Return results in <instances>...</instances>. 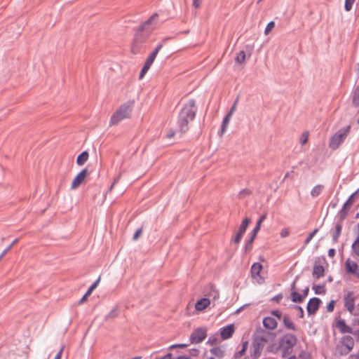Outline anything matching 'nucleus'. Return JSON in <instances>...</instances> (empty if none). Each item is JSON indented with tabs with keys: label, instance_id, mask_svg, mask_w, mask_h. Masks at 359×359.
Wrapping results in <instances>:
<instances>
[{
	"label": "nucleus",
	"instance_id": "nucleus-47",
	"mask_svg": "<svg viewBox=\"0 0 359 359\" xmlns=\"http://www.w3.org/2000/svg\"><path fill=\"white\" fill-rule=\"evenodd\" d=\"M149 69V68L143 66V67L142 68V70L140 72L139 79H142L144 77V76L145 75V74L148 72Z\"/></svg>",
	"mask_w": 359,
	"mask_h": 359
},
{
	"label": "nucleus",
	"instance_id": "nucleus-26",
	"mask_svg": "<svg viewBox=\"0 0 359 359\" xmlns=\"http://www.w3.org/2000/svg\"><path fill=\"white\" fill-rule=\"evenodd\" d=\"M246 55L244 50H241L237 53L235 60L237 63L243 64L245 61Z\"/></svg>",
	"mask_w": 359,
	"mask_h": 359
},
{
	"label": "nucleus",
	"instance_id": "nucleus-35",
	"mask_svg": "<svg viewBox=\"0 0 359 359\" xmlns=\"http://www.w3.org/2000/svg\"><path fill=\"white\" fill-rule=\"evenodd\" d=\"M243 235L242 233H240L238 231L236 232V234L233 236L231 241L235 243L236 244H238L242 238H243Z\"/></svg>",
	"mask_w": 359,
	"mask_h": 359
},
{
	"label": "nucleus",
	"instance_id": "nucleus-20",
	"mask_svg": "<svg viewBox=\"0 0 359 359\" xmlns=\"http://www.w3.org/2000/svg\"><path fill=\"white\" fill-rule=\"evenodd\" d=\"M342 229V225L341 223H338L335 225L334 231L332 235V241L333 243H337L339 237L341 235Z\"/></svg>",
	"mask_w": 359,
	"mask_h": 359
},
{
	"label": "nucleus",
	"instance_id": "nucleus-23",
	"mask_svg": "<svg viewBox=\"0 0 359 359\" xmlns=\"http://www.w3.org/2000/svg\"><path fill=\"white\" fill-rule=\"evenodd\" d=\"M250 223V219L248 217L245 218L241 224L240 225L238 229V231L240 233H242L243 235H244L249 224Z\"/></svg>",
	"mask_w": 359,
	"mask_h": 359
},
{
	"label": "nucleus",
	"instance_id": "nucleus-21",
	"mask_svg": "<svg viewBox=\"0 0 359 359\" xmlns=\"http://www.w3.org/2000/svg\"><path fill=\"white\" fill-rule=\"evenodd\" d=\"M88 153L85 151H83L81 154H79L76 159V163L79 165H83L88 159Z\"/></svg>",
	"mask_w": 359,
	"mask_h": 359
},
{
	"label": "nucleus",
	"instance_id": "nucleus-9",
	"mask_svg": "<svg viewBox=\"0 0 359 359\" xmlns=\"http://www.w3.org/2000/svg\"><path fill=\"white\" fill-rule=\"evenodd\" d=\"M320 303V299L317 297L311 298L307 304L306 310L309 315H312L316 313Z\"/></svg>",
	"mask_w": 359,
	"mask_h": 359
},
{
	"label": "nucleus",
	"instance_id": "nucleus-62",
	"mask_svg": "<svg viewBox=\"0 0 359 359\" xmlns=\"http://www.w3.org/2000/svg\"><path fill=\"white\" fill-rule=\"evenodd\" d=\"M119 179H120V175H119V176H118V177L114 180V181L113 184H111V189H112V187H114V185L116 183H117V182H118Z\"/></svg>",
	"mask_w": 359,
	"mask_h": 359
},
{
	"label": "nucleus",
	"instance_id": "nucleus-46",
	"mask_svg": "<svg viewBox=\"0 0 359 359\" xmlns=\"http://www.w3.org/2000/svg\"><path fill=\"white\" fill-rule=\"evenodd\" d=\"M217 339L214 336H210L207 341V344H209L210 345H214L217 344Z\"/></svg>",
	"mask_w": 359,
	"mask_h": 359
},
{
	"label": "nucleus",
	"instance_id": "nucleus-36",
	"mask_svg": "<svg viewBox=\"0 0 359 359\" xmlns=\"http://www.w3.org/2000/svg\"><path fill=\"white\" fill-rule=\"evenodd\" d=\"M355 0H345L344 8L346 11H350L352 9L353 5Z\"/></svg>",
	"mask_w": 359,
	"mask_h": 359
},
{
	"label": "nucleus",
	"instance_id": "nucleus-40",
	"mask_svg": "<svg viewBox=\"0 0 359 359\" xmlns=\"http://www.w3.org/2000/svg\"><path fill=\"white\" fill-rule=\"evenodd\" d=\"M309 139V133L305 132L302 135L301 139H300V143L302 145L305 144L308 142Z\"/></svg>",
	"mask_w": 359,
	"mask_h": 359
},
{
	"label": "nucleus",
	"instance_id": "nucleus-37",
	"mask_svg": "<svg viewBox=\"0 0 359 359\" xmlns=\"http://www.w3.org/2000/svg\"><path fill=\"white\" fill-rule=\"evenodd\" d=\"M274 27H275L274 22L273 21L269 22L265 28L264 34L268 35L269 34V32L274 28Z\"/></svg>",
	"mask_w": 359,
	"mask_h": 359
},
{
	"label": "nucleus",
	"instance_id": "nucleus-60",
	"mask_svg": "<svg viewBox=\"0 0 359 359\" xmlns=\"http://www.w3.org/2000/svg\"><path fill=\"white\" fill-rule=\"evenodd\" d=\"M88 297V296H86V294H85L83 295V297L79 300V304H83Z\"/></svg>",
	"mask_w": 359,
	"mask_h": 359
},
{
	"label": "nucleus",
	"instance_id": "nucleus-28",
	"mask_svg": "<svg viewBox=\"0 0 359 359\" xmlns=\"http://www.w3.org/2000/svg\"><path fill=\"white\" fill-rule=\"evenodd\" d=\"M210 353L219 358L224 356V351L220 347H215L210 349Z\"/></svg>",
	"mask_w": 359,
	"mask_h": 359
},
{
	"label": "nucleus",
	"instance_id": "nucleus-31",
	"mask_svg": "<svg viewBox=\"0 0 359 359\" xmlns=\"http://www.w3.org/2000/svg\"><path fill=\"white\" fill-rule=\"evenodd\" d=\"M100 281V277H99L88 289L87 292H86V296H90L93 291L97 287V285L99 284Z\"/></svg>",
	"mask_w": 359,
	"mask_h": 359
},
{
	"label": "nucleus",
	"instance_id": "nucleus-1",
	"mask_svg": "<svg viewBox=\"0 0 359 359\" xmlns=\"http://www.w3.org/2000/svg\"><path fill=\"white\" fill-rule=\"evenodd\" d=\"M157 13L153 14L147 21L141 25L137 32L135 35L131 51L133 54L140 53L143 43L148 39L150 34L155 29L156 25Z\"/></svg>",
	"mask_w": 359,
	"mask_h": 359
},
{
	"label": "nucleus",
	"instance_id": "nucleus-53",
	"mask_svg": "<svg viewBox=\"0 0 359 359\" xmlns=\"http://www.w3.org/2000/svg\"><path fill=\"white\" fill-rule=\"evenodd\" d=\"M335 255V250L333 248H331L328 250V256L331 258L334 257Z\"/></svg>",
	"mask_w": 359,
	"mask_h": 359
},
{
	"label": "nucleus",
	"instance_id": "nucleus-18",
	"mask_svg": "<svg viewBox=\"0 0 359 359\" xmlns=\"http://www.w3.org/2000/svg\"><path fill=\"white\" fill-rule=\"evenodd\" d=\"M295 283H293L292 285L291 299L293 302L301 303L304 300V296L294 290Z\"/></svg>",
	"mask_w": 359,
	"mask_h": 359
},
{
	"label": "nucleus",
	"instance_id": "nucleus-2",
	"mask_svg": "<svg viewBox=\"0 0 359 359\" xmlns=\"http://www.w3.org/2000/svg\"><path fill=\"white\" fill-rule=\"evenodd\" d=\"M197 107L194 99L187 100L179 112L177 118V127L182 133L189 130V124L196 117Z\"/></svg>",
	"mask_w": 359,
	"mask_h": 359
},
{
	"label": "nucleus",
	"instance_id": "nucleus-38",
	"mask_svg": "<svg viewBox=\"0 0 359 359\" xmlns=\"http://www.w3.org/2000/svg\"><path fill=\"white\" fill-rule=\"evenodd\" d=\"M254 346V351H253V353H252V355L256 358H257L258 356H259L260 353H261V346L259 347V344H254L253 345Z\"/></svg>",
	"mask_w": 359,
	"mask_h": 359
},
{
	"label": "nucleus",
	"instance_id": "nucleus-50",
	"mask_svg": "<svg viewBox=\"0 0 359 359\" xmlns=\"http://www.w3.org/2000/svg\"><path fill=\"white\" fill-rule=\"evenodd\" d=\"M64 351V346H62L61 348L59 350L56 355L55 356L54 359H61L62 355Z\"/></svg>",
	"mask_w": 359,
	"mask_h": 359
},
{
	"label": "nucleus",
	"instance_id": "nucleus-4",
	"mask_svg": "<svg viewBox=\"0 0 359 359\" xmlns=\"http://www.w3.org/2000/svg\"><path fill=\"white\" fill-rule=\"evenodd\" d=\"M351 128V126H347L337 130L330 137L329 147L332 150L338 149L349 135Z\"/></svg>",
	"mask_w": 359,
	"mask_h": 359
},
{
	"label": "nucleus",
	"instance_id": "nucleus-8",
	"mask_svg": "<svg viewBox=\"0 0 359 359\" xmlns=\"http://www.w3.org/2000/svg\"><path fill=\"white\" fill-rule=\"evenodd\" d=\"M88 175V171L86 168L82 170L72 181L71 188L72 189L78 188L84 181Z\"/></svg>",
	"mask_w": 359,
	"mask_h": 359
},
{
	"label": "nucleus",
	"instance_id": "nucleus-13",
	"mask_svg": "<svg viewBox=\"0 0 359 359\" xmlns=\"http://www.w3.org/2000/svg\"><path fill=\"white\" fill-rule=\"evenodd\" d=\"M325 269L323 266L319 264L318 262H315L313 269V277L315 279H319L324 276Z\"/></svg>",
	"mask_w": 359,
	"mask_h": 359
},
{
	"label": "nucleus",
	"instance_id": "nucleus-34",
	"mask_svg": "<svg viewBox=\"0 0 359 359\" xmlns=\"http://www.w3.org/2000/svg\"><path fill=\"white\" fill-rule=\"evenodd\" d=\"M353 102L354 105L359 106V86L356 88L354 92Z\"/></svg>",
	"mask_w": 359,
	"mask_h": 359
},
{
	"label": "nucleus",
	"instance_id": "nucleus-10",
	"mask_svg": "<svg viewBox=\"0 0 359 359\" xmlns=\"http://www.w3.org/2000/svg\"><path fill=\"white\" fill-rule=\"evenodd\" d=\"M341 344L346 347V353H348L354 346V340L351 336L346 335L341 337Z\"/></svg>",
	"mask_w": 359,
	"mask_h": 359
},
{
	"label": "nucleus",
	"instance_id": "nucleus-51",
	"mask_svg": "<svg viewBox=\"0 0 359 359\" xmlns=\"http://www.w3.org/2000/svg\"><path fill=\"white\" fill-rule=\"evenodd\" d=\"M294 308L299 311V317L303 318L304 317V310L303 309L299 306H295Z\"/></svg>",
	"mask_w": 359,
	"mask_h": 359
},
{
	"label": "nucleus",
	"instance_id": "nucleus-33",
	"mask_svg": "<svg viewBox=\"0 0 359 359\" xmlns=\"http://www.w3.org/2000/svg\"><path fill=\"white\" fill-rule=\"evenodd\" d=\"M318 229H313V231L309 234V236L304 241V245H308L311 242V241L313 239L314 236L318 233Z\"/></svg>",
	"mask_w": 359,
	"mask_h": 359
},
{
	"label": "nucleus",
	"instance_id": "nucleus-16",
	"mask_svg": "<svg viewBox=\"0 0 359 359\" xmlns=\"http://www.w3.org/2000/svg\"><path fill=\"white\" fill-rule=\"evenodd\" d=\"M210 304V301L208 298H202L198 300L195 304L197 311H203L206 309Z\"/></svg>",
	"mask_w": 359,
	"mask_h": 359
},
{
	"label": "nucleus",
	"instance_id": "nucleus-58",
	"mask_svg": "<svg viewBox=\"0 0 359 359\" xmlns=\"http://www.w3.org/2000/svg\"><path fill=\"white\" fill-rule=\"evenodd\" d=\"M172 355L170 353H167L164 356L159 358V359H172Z\"/></svg>",
	"mask_w": 359,
	"mask_h": 359
},
{
	"label": "nucleus",
	"instance_id": "nucleus-63",
	"mask_svg": "<svg viewBox=\"0 0 359 359\" xmlns=\"http://www.w3.org/2000/svg\"><path fill=\"white\" fill-rule=\"evenodd\" d=\"M281 298H282V295H281V294H278V295H276V296L274 297V299H275L276 302H278Z\"/></svg>",
	"mask_w": 359,
	"mask_h": 359
},
{
	"label": "nucleus",
	"instance_id": "nucleus-56",
	"mask_svg": "<svg viewBox=\"0 0 359 359\" xmlns=\"http://www.w3.org/2000/svg\"><path fill=\"white\" fill-rule=\"evenodd\" d=\"M247 345H248V342H247V341H245V343H243L242 350H241V351H240L238 352V354H239L240 355H241L243 354V353L245 351L246 347H247Z\"/></svg>",
	"mask_w": 359,
	"mask_h": 359
},
{
	"label": "nucleus",
	"instance_id": "nucleus-61",
	"mask_svg": "<svg viewBox=\"0 0 359 359\" xmlns=\"http://www.w3.org/2000/svg\"><path fill=\"white\" fill-rule=\"evenodd\" d=\"M212 292L214 293V296H213V299H218L219 298V293L217 291H212Z\"/></svg>",
	"mask_w": 359,
	"mask_h": 359
},
{
	"label": "nucleus",
	"instance_id": "nucleus-5",
	"mask_svg": "<svg viewBox=\"0 0 359 359\" xmlns=\"http://www.w3.org/2000/svg\"><path fill=\"white\" fill-rule=\"evenodd\" d=\"M297 341V337L292 334H286L282 337L280 346L283 351V357H285L292 352Z\"/></svg>",
	"mask_w": 359,
	"mask_h": 359
},
{
	"label": "nucleus",
	"instance_id": "nucleus-32",
	"mask_svg": "<svg viewBox=\"0 0 359 359\" xmlns=\"http://www.w3.org/2000/svg\"><path fill=\"white\" fill-rule=\"evenodd\" d=\"M313 290H314L316 294H325V289L324 285H314L313 286Z\"/></svg>",
	"mask_w": 359,
	"mask_h": 359
},
{
	"label": "nucleus",
	"instance_id": "nucleus-41",
	"mask_svg": "<svg viewBox=\"0 0 359 359\" xmlns=\"http://www.w3.org/2000/svg\"><path fill=\"white\" fill-rule=\"evenodd\" d=\"M238 100H239V97H238L233 102L231 107L230 108V110L229 111V113H231V114L233 115V114L235 112V111L236 110V108H237V105H238Z\"/></svg>",
	"mask_w": 359,
	"mask_h": 359
},
{
	"label": "nucleus",
	"instance_id": "nucleus-19",
	"mask_svg": "<svg viewBox=\"0 0 359 359\" xmlns=\"http://www.w3.org/2000/svg\"><path fill=\"white\" fill-rule=\"evenodd\" d=\"M262 269V265L260 263H254L251 266V274L253 278L259 276V273Z\"/></svg>",
	"mask_w": 359,
	"mask_h": 359
},
{
	"label": "nucleus",
	"instance_id": "nucleus-22",
	"mask_svg": "<svg viewBox=\"0 0 359 359\" xmlns=\"http://www.w3.org/2000/svg\"><path fill=\"white\" fill-rule=\"evenodd\" d=\"M231 116H232V114H231V113H229V112L224 116V118L222 121V126H221V133L222 134H223L226 130L227 126L229 123Z\"/></svg>",
	"mask_w": 359,
	"mask_h": 359
},
{
	"label": "nucleus",
	"instance_id": "nucleus-52",
	"mask_svg": "<svg viewBox=\"0 0 359 359\" xmlns=\"http://www.w3.org/2000/svg\"><path fill=\"white\" fill-rule=\"evenodd\" d=\"M262 223V222H261V221H257L256 226L252 231H255V232H258L260 229Z\"/></svg>",
	"mask_w": 359,
	"mask_h": 359
},
{
	"label": "nucleus",
	"instance_id": "nucleus-39",
	"mask_svg": "<svg viewBox=\"0 0 359 359\" xmlns=\"http://www.w3.org/2000/svg\"><path fill=\"white\" fill-rule=\"evenodd\" d=\"M352 250L355 255L359 257V242L354 241L352 244Z\"/></svg>",
	"mask_w": 359,
	"mask_h": 359
},
{
	"label": "nucleus",
	"instance_id": "nucleus-25",
	"mask_svg": "<svg viewBox=\"0 0 359 359\" xmlns=\"http://www.w3.org/2000/svg\"><path fill=\"white\" fill-rule=\"evenodd\" d=\"M257 233L258 232H255V231H252L251 236H250L249 240L248 241V242L246 243L245 246V248L246 251L250 250L251 249L252 243H253L255 238H256Z\"/></svg>",
	"mask_w": 359,
	"mask_h": 359
},
{
	"label": "nucleus",
	"instance_id": "nucleus-12",
	"mask_svg": "<svg viewBox=\"0 0 359 359\" xmlns=\"http://www.w3.org/2000/svg\"><path fill=\"white\" fill-rule=\"evenodd\" d=\"M336 327L340 331L341 333H353V329L346 325L344 319H339L337 321Z\"/></svg>",
	"mask_w": 359,
	"mask_h": 359
},
{
	"label": "nucleus",
	"instance_id": "nucleus-45",
	"mask_svg": "<svg viewBox=\"0 0 359 359\" xmlns=\"http://www.w3.org/2000/svg\"><path fill=\"white\" fill-rule=\"evenodd\" d=\"M335 302L334 300L330 301V302L327 306V311L328 312H332L334 308Z\"/></svg>",
	"mask_w": 359,
	"mask_h": 359
},
{
	"label": "nucleus",
	"instance_id": "nucleus-55",
	"mask_svg": "<svg viewBox=\"0 0 359 359\" xmlns=\"http://www.w3.org/2000/svg\"><path fill=\"white\" fill-rule=\"evenodd\" d=\"M153 62H152L151 60H149V59H147L144 66L146 67L150 68L151 65L153 64Z\"/></svg>",
	"mask_w": 359,
	"mask_h": 359
},
{
	"label": "nucleus",
	"instance_id": "nucleus-57",
	"mask_svg": "<svg viewBox=\"0 0 359 359\" xmlns=\"http://www.w3.org/2000/svg\"><path fill=\"white\" fill-rule=\"evenodd\" d=\"M109 316L111 318H114L115 316H117V309H114V310H112L110 313L109 314Z\"/></svg>",
	"mask_w": 359,
	"mask_h": 359
},
{
	"label": "nucleus",
	"instance_id": "nucleus-27",
	"mask_svg": "<svg viewBox=\"0 0 359 359\" xmlns=\"http://www.w3.org/2000/svg\"><path fill=\"white\" fill-rule=\"evenodd\" d=\"M162 47H163V43H159L155 48V49L152 51V53L149 55V56L147 57V59L154 62L155 58L156 57L157 54L158 53L159 50L162 48Z\"/></svg>",
	"mask_w": 359,
	"mask_h": 359
},
{
	"label": "nucleus",
	"instance_id": "nucleus-44",
	"mask_svg": "<svg viewBox=\"0 0 359 359\" xmlns=\"http://www.w3.org/2000/svg\"><path fill=\"white\" fill-rule=\"evenodd\" d=\"M290 234V231L287 228H284L280 231V235L282 238H285Z\"/></svg>",
	"mask_w": 359,
	"mask_h": 359
},
{
	"label": "nucleus",
	"instance_id": "nucleus-30",
	"mask_svg": "<svg viewBox=\"0 0 359 359\" xmlns=\"http://www.w3.org/2000/svg\"><path fill=\"white\" fill-rule=\"evenodd\" d=\"M359 190L356 191L353 194H351V196L348 198V199L346 201V202L344 203L343 208H345L346 206L351 205L354 201L355 198L358 196Z\"/></svg>",
	"mask_w": 359,
	"mask_h": 359
},
{
	"label": "nucleus",
	"instance_id": "nucleus-48",
	"mask_svg": "<svg viewBox=\"0 0 359 359\" xmlns=\"http://www.w3.org/2000/svg\"><path fill=\"white\" fill-rule=\"evenodd\" d=\"M203 0H193V6L196 8L201 7Z\"/></svg>",
	"mask_w": 359,
	"mask_h": 359
},
{
	"label": "nucleus",
	"instance_id": "nucleus-15",
	"mask_svg": "<svg viewBox=\"0 0 359 359\" xmlns=\"http://www.w3.org/2000/svg\"><path fill=\"white\" fill-rule=\"evenodd\" d=\"M277 321L276 320L271 316H268L264 318L263 320V325L269 330H274L277 327Z\"/></svg>",
	"mask_w": 359,
	"mask_h": 359
},
{
	"label": "nucleus",
	"instance_id": "nucleus-24",
	"mask_svg": "<svg viewBox=\"0 0 359 359\" xmlns=\"http://www.w3.org/2000/svg\"><path fill=\"white\" fill-rule=\"evenodd\" d=\"M323 188V185L321 184L315 186L311 191V196L313 198L318 196L321 194Z\"/></svg>",
	"mask_w": 359,
	"mask_h": 359
},
{
	"label": "nucleus",
	"instance_id": "nucleus-49",
	"mask_svg": "<svg viewBox=\"0 0 359 359\" xmlns=\"http://www.w3.org/2000/svg\"><path fill=\"white\" fill-rule=\"evenodd\" d=\"M187 346V344H173L170 346V349H172L174 348H185Z\"/></svg>",
	"mask_w": 359,
	"mask_h": 359
},
{
	"label": "nucleus",
	"instance_id": "nucleus-7",
	"mask_svg": "<svg viewBox=\"0 0 359 359\" xmlns=\"http://www.w3.org/2000/svg\"><path fill=\"white\" fill-rule=\"evenodd\" d=\"M344 306L351 314H354L356 306H355V296L353 292H348L344 297Z\"/></svg>",
	"mask_w": 359,
	"mask_h": 359
},
{
	"label": "nucleus",
	"instance_id": "nucleus-64",
	"mask_svg": "<svg viewBox=\"0 0 359 359\" xmlns=\"http://www.w3.org/2000/svg\"><path fill=\"white\" fill-rule=\"evenodd\" d=\"M177 359H190V358L187 356H179L177 358Z\"/></svg>",
	"mask_w": 359,
	"mask_h": 359
},
{
	"label": "nucleus",
	"instance_id": "nucleus-29",
	"mask_svg": "<svg viewBox=\"0 0 359 359\" xmlns=\"http://www.w3.org/2000/svg\"><path fill=\"white\" fill-rule=\"evenodd\" d=\"M252 194V191L249 189H243L241 191H239V193L237 195V197L239 199H243L246 198L247 196H249Z\"/></svg>",
	"mask_w": 359,
	"mask_h": 359
},
{
	"label": "nucleus",
	"instance_id": "nucleus-54",
	"mask_svg": "<svg viewBox=\"0 0 359 359\" xmlns=\"http://www.w3.org/2000/svg\"><path fill=\"white\" fill-rule=\"evenodd\" d=\"M153 62H152L151 60H149V59H147L144 66L146 67L150 68L151 65L153 64Z\"/></svg>",
	"mask_w": 359,
	"mask_h": 359
},
{
	"label": "nucleus",
	"instance_id": "nucleus-42",
	"mask_svg": "<svg viewBox=\"0 0 359 359\" xmlns=\"http://www.w3.org/2000/svg\"><path fill=\"white\" fill-rule=\"evenodd\" d=\"M142 228L137 229L133 235V240L134 241L137 240L140 238V235L142 234Z\"/></svg>",
	"mask_w": 359,
	"mask_h": 359
},
{
	"label": "nucleus",
	"instance_id": "nucleus-17",
	"mask_svg": "<svg viewBox=\"0 0 359 359\" xmlns=\"http://www.w3.org/2000/svg\"><path fill=\"white\" fill-rule=\"evenodd\" d=\"M283 325L287 330H296L297 327L293 323L290 317L288 315H284L283 317Z\"/></svg>",
	"mask_w": 359,
	"mask_h": 359
},
{
	"label": "nucleus",
	"instance_id": "nucleus-59",
	"mask_svg": "<svg viewBox=\"0 0 359 359\" xmlns=\"http://www.w3.org/2000/svg\"><path fill=\"white\" fill-rule=\"evenodd\" d=\"M354 316H359V303L356 306V309L355 311V313L353 314Z\"/></svg>",
	"mask_w": 359,
	"mask_h": 359
},
{
	"label": "nucleus",
	"instance_id": "nucleus-3",
	"mask_svg": "<svg viewBox=\"0 0 359 359\" xmlns=\"http://www.w3.org/2000/svg\"><path fill=\"white\" fill-rule=\"evenodd\" d=\"M133 102H127L120 106V107L113 114L110 119L111 125H116L122 120L129 118L133 110Z\"/></svg>",
	"mask_w": 359,
	"mask_h": 359
},
{
	"label": "nucleus",
	"instance_id": "nucleus-14",
	"mask_svg": "<svg viewBox=\"0 0 359 359\" xmlns=\"http://www.w3.org/2000/svg\"><path fill=\"white\" fill-rule=\"evenodd\" d=\"M346 270L348 273L351 274H355L358 278H359V273H356L358 269V264L350 259L346 261L345 263Z\"/></svg>",
	"mask_w": 359,
	"mask_h": 359
},
{
	"label": "nucleus",
	"instance_id": "nucleus-11",
	"mask_svg": "<svg viewBox=\"0 0 359 359\" xmlns=\"http://www.w3.org/2000/svg\"><path fill=\"white\" fill-rule=\"evenodd\" d=\"M234 325L233 324L220 328L219 331L222 339H229L234 333Z\"/></svg>",
	"mask_w": 359,
	"mask_h": 359
},
{
	"label": "nucleus",
	"instance_id": "nucleus-6",
	"mask_svg": "<svg viewBox=\"0 0 359 359\" xmlns=\"http://www.w3.org/2000/svg\"><path fill=\"white\" fill-rule=\"evenodd\" d=\"M207 337V329L205 327H199L193 331L189 339L191 344H199L202 342Z\"/></svg>",
	"mask_w": 359,
	"mask_h": 359
},
{
	"label": "nucleus",
	"instance_id": "nucleus-43",
	"mask_svg": "<svg viewBox=\"0 0 359 359\" xmlns=\"http://www.w3.org/2000/svg\"><path fill=\"white\" fill-rule=\"evenodd\" d=\"M271 314L278 319H281L282 318V313L279 310H273L271 311Z\"/></svg>",
	"mask_w": 359,
	"mask_h": 359
}]
</instances>
